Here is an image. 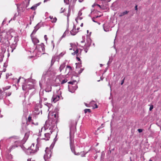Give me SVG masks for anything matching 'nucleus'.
Segmentation results:
<instances>
[{
    "mask_svg": "<svg viewBox=\"0 0 161 161\" xmlns=\"http://www.w3.org/2000/svg\"><path fill=\"white\" fill-rule=\"evenodd\" d=\"M54 117L55 118H57V116H58V115L57 114H54Z\"/></svg>",
    "mask_w": 161,
    "mask_h": 161,
    "instance_id": "51",
    "label": "nucleus"
},
{
    "mask_svg": "<svg viewBox=\"0 0 161 161\" xmlns=\"http://www.w3.org/2000/svg\"><path fill=\"white\" fill-rule=\"evenodd\" d=\"M72 54L73 55H75V54L76 55V53H75V52H74L73 53H72Z\"/></svg>",
    "mask_w": 161,
    "mask_h": 161,
    "instance_id": "60",
    "label": "nucleus"
},
{
    "mask_svg": "<svg viewBox=\"0 0 161 161\" xmlns=\"http://www.w3.org/2000/svg\"><path fill=\"white\" fill-rule=\"evenodd\" d=\"M76 65V68L77 69V68H80L81 66V62L79 63H76L75 64Z\"/></svg>",
    "mask_w": 161,
    "mask_h": 161,
    "instance_id": "23",
    "label": "nucleus"
},
{
    "mask_svg": "<svg viewBox=\"0 0 161 161\" xmlns=\"http://www.w3.org/2000/svg\"><path fill=\"white\" fill-rule=\"evenodd\" d=\"M31 117L29 116L28 118V121L29 122H31Z\"/></svg>",
    "mask_w": 161,
    "mask_h": 161,
    "instance_id": "35",
    "label": "nucleus"
},
{
    "mask_svg": "<svg viewBox=\"0 0 161 161\" xmlns=\"http://www.w3.org/2000/svg\"><path fill=\"white\" fill-rule=\"evenodd\" d=\"M82 13L80 11H79V13H78V16H81L82 15Z\"/></svg>",
    "mask_w": 161,
    "mask_h": 161,
    "instance_id": "47",
    "label": "nucleus"
},
{
    "mask_svg": "<svg viewBox=\"0 0 161 161\" xmlns=\"http://www.w3.org/2000/svg\"><path fill=\"white\" fill-rule=\"evenodd\" d=\"M52 43L53 44V48H54V44L53 42V41H52Z\"/></svg>",
    "mask_w": 161,
    "mask_h": 161,
    "instance_id": "61",
    "label": "nucleus"
},
{
    "mask_svg": "<svg viewBox=\"0 0 161 161\" xmlns=\"http://www.w3.org/2000/svg\"><path fill=\"white\" fill-rule=\"evenodd\" d=\"M129 12V11H125L124 12H123L122 13H120V14H119V17H122L125 14H128Z\"/></svg>",
    "mask_w": 161,
    "mask_h": 161,
    "instance_id": "13",
    "label": "nucleus"
},
{
    "mask_svg": "<svg viewBox=\"0 0 161 161\" xmlns=\"http://www.w3.org/2000/svg\"><path fill=\"white\" fill-rule=\"evenodd\" d=\"M53 20H52V22H56L57 20V19L56 17H54V18H53Z\"/></svg>",
    "mask_w": 161,
    "mask_h": 161,
    "instance_id": "33",
    "label": "nucleus"
},
{
    "mask_svg": "<svg viewBox=\"0 0 161 161\" xmlns=\"http://www.w3.org/2000/svg\"><path fill=\"white\" fill-rule=\"evenodd\" d=\"M84 113L85 114L87 113H90L91 112V110L89 109H86L84 110Z\"/></svg>",
    "mask_w": 161,
    "mask_h": 161,
    "instance_id": "24",
    "label": "nucleus"
},
{
    "mask_svg": "<svg viewBox=\"0 0 161 161\" xmlns=\"http://www.w3.org/2000/svg\"><path fill=\"white\" fill-rule=\"evenodd\" d=\"M39 85L41 88H42V84L40 82H39Z\"/></svg>",
    "mask_w": 161,
    "mask_h": 161,
    "instance_id": "59",
    "label": "nucleus"
},
{
    "mask_svg": "<svg viewBox=\"0 0 161 161\" xmlns=\"http://www.w3.org/2000/svg\"><path fill=\"white\" fill-rule=\"evenodd\" d=\"M29 135V133L28 132L26 133H25V136L24 138V140H25V141H26V140H27L28 138Z\"/></svg>",
    "mask_w": 161,
    "mask_h": 161,
    "instance_id": "17",
    "label": "nucleus"
},
{
    "mask_svg": "<svg viewBox=\"0 0 161 161\" xmlns=\"http://www.w3.org/2000/svg\"><path fill=\"white\" fill-rule=\"evenodd\" d=\"M27 161H34V160L31 161V158H28V159H27Z\"/></svg>",
    "mask_w": 161,
    "mask_h": 161,
    "instance_id": "57",
    "label": "nucleus"
},
{
    "mask_svg": "<svg viewBox=\"0 0 161 161\" xmlns=\"http://www.w3.org/2000/svg\"><path fill=\"white\" fill-rule=\"evenodd\" d=\"M103 28H104V31H108V30L107 29H105V28L104 27Z\"/></svg>",
    "mask_w": 161,
    "mask_h": 161,
    "instance_id": "56",
    "label": "nucleus"
},
{
    "mask_svg": "<svg viewBox=\"0 0 161 161\" xmlns=\"http://www.w3.org/2000/svg\"><path fill=\"white\" fill-rule=\"evenodd\" d=\"M58 57V56L55 55L53 57L51 61H53V62H55Z\"/></svg>",
    "mask_w": 161,
    "mask_h": 161,
    "instance_id": "21",
    "label": "nucleus"
},
{
    "mask_svg": "<svg viewBox=\"0 0 161 161\" xmlns=\"http://www.w3.org/2000/svg\"><path fill=\"white\" fill-rule=\"evenodd\" d=\"M50 0H44V3H45V2H47V1H49Z\"/></svg>",
    "mask_w": 161,
    "mask_h": 161,
    "instance_id": "63",
    "label": "nucleus"
},
{
    "mask_svg": "<svg viewBox=\"0 0 161 161\" xmlns=\"http://www.w3.org/2000/svg\"><path fill=\"white\" fill-rule=\"evenodd\" d=\"M68 33V31L66 30L65 32L64 33V34L62 35V36L60 37L59 40L61 41V39L64 37H65L67 33Z\"/></svg>",
    "mask_w": 161,
    "mask_h": 161,
    "instance_id": "18",
    "label": "nucleus"
},
{
    "mask_svg": "<svg viewBox=\"0 0 161 161\" xmlns=\"http://www.w3.org/2000/svg\"><path fill=\"white\" fill-rule=\"evenodd\" d=\"M69 0H64V2L66 4H69Z\"/></svg>",
    "mask_w": 161,
    "mask_h": 161,
    "instance_id": "34",
    "label": "nucleus"
},
{
    "mask_svg": "<svg viewBox=\"0 0 161 161\" xmlns=\"http://www.w3.org/2000/svg\"><path fill=\"white\" fill-rule=\"evenodd\" d=\"M88 50V49H87V48L85 49V51L86 53L87 52V51Z\"/></svg>",
    "mask_w": 161,
    "mask_h": 161,
    "instance_id": "55",
    "label": "nucleus"
},
{
    "mask_svg": "<svg viewBox=\"0 0 161 161\" xmlns=\"http://www.w3.org/2000/svg\"><path fill=\"white\" fill-rule=\"evenodd\" d=\"M38 30L36 28L34 27V29L33 30V31H32V33L31 34L30 36L31 37H32L33 36V35H34L36 33V31Z\"/></svg>",
    "mask_w": 161,
    "mask_h": 161,
    "instance_id": "20",
    "label": "nucleus"
},
{
    "mask_svg": "<svg viewBox=\"0 0 161 161\" xmlns=\"http://www.w3.org/2000/svg\"><path fill=\"white\" fill-rule=\"evenodd\" d=\"M31 9L32 10H35L36 9V6H35V5L31 7Z\"/></svg>",
    "mask_w": 161,
    "mask_h": 161,
    "instance_id": "29",
    "label": "nucleus"
},
{
    "mask_svg": "<svg viewBox=\"0 0 161 161\" xmlns=\"http://www.w3.org/2000/svg\"><path fill=\"white\" fill-rule=\"evenodd\" d=\"M52 87L51 86H50L49 87H47L46 88L45 90L46 92H49L51 91Z\"/></svg>",
    "mask_w": 161,
    "mask_h": 161,
    "instance_id": "25",
    "label": "nucleus"
},
{
    "mask_svg": "<svg viewBox=\"0 0 161 161\" xmlns=\"http://www.w3.org/2000/svg\"><path fill=\"white\" fill-rule=\"evenodd\" d=\"M44 38L45 40L46 41V42H47V36L46 35H44Z\"/></svg>",
    "mask_w": 161,
    "mask_h": 161,
    "instance_id": "42",
    "label": "nucleus"
},
{
    "mask_svg": "<svg viewBox=\"0 0 161 161\" xmlns=\"http://www.w3.org/2000/svg\"><path fill=\"white\" fill-rule=\"evenodd\" d=\"M84 70L83 69H80V70L79 71H78V73L79 74H80ZM77 71H78V70H76Z\"/></svg>",
    "mask_w": 161,
    "mask_h": 161,
    "instance_id": "31",
    "label": "nucleus"
},
{
    "mask_svg": "<svg viewBox=\"0 0 161 161\" xmlns=\"http://www.w3.org/2000/svg\"><path fill=\"white\" fill-rule=\"evenodd\" d=\"M59 91H57L56 92V94H54L52 97V99L54 102H56L58 101L60 98V95H61L60 93H59Z\"/></svg>",
    "mask_w": 161,
    "mask_h": 161,
    "instance_id": "6",
    "label": "nucleus"
},
{
    "mask_svg": "<svg viewBox=\"0 0 161 161\" xmlns=\"http://www.w3.org/2000/svg\"><path fill=\"white\" fill-rule=\"evenodd\" d=\"M79 49H77L75 51L76 53V56H80L79 54Z\"/></svg>",
    "mask_w": 161,
    "mask_h": 161,
    "instance_id": "27",
    "label": "nucleus"
},
{
    "mask_svg": "<svg viewBox=\"0 0 161 161\" xmlns=\"http://www.w3.org/2000/svg\"><path fill=\"white\" fill-rule=\"evenodd\" d=\"M3 58L1 57L0 58V62H2L3 61Z\"/></svg>",
    "mask_w": 161,
    "mask_h": 161,
    "instance_id": "62",
    "label": "nucleus"
},
{
    "mask_svg": "<svg viewBox=\"0 0 161 161\" xmlns=\"http://www.w3.org/2000/svg\"><path fill=\"white\" fill-rule=\"evenodd\" d=\"M43 25V24L41 22H39L35 27L37 30H38Z\"/></svg>",
    "mask_w": 161,
    "mask_h": 161,
    "instance_id": "11",
    "label": "nucleus"
},
{
    "mask_svg": "<svg viewBox=\"0 0 161 161\" xmlns=\"http://www.w3.org/2000/svg\"><path fill=\"white\" fill-rule=\"evenodd\" d=\"M82 50V49H79V54H80V56L81 55V52Z\"/></svg>",
    "mask_w": 161,
    "mask_h": 161,
    "instance_id": "41",
    "label": "nucleus"
},
{
    "mask_svg": "<svg viewBox=\"0 0 161 161\" xmlns=\"http://www.w3.org/2000/svg\"><path fill=\"white\" fill-rule=\"evenodd\" d=\"M32 41L34 43V44L35 45L37 43L39 42V40L36 37H33V36H32V37H31Z\"/></svg>",
    "mask_w": 161,
    "mask_h": 161,
    "instance_id": "9",
    "label": "nucleus"
},
{
    "mask_svg": "<svg viewBox=\"0 0 161 161\" xmlns=\"http://www.w3.org/2000/svg\"><path fill=\"white\" fill-rule=\"evenodd\" d=\"M10 86H7L6 87H5L4 88H3V89L4 91L8 90L10 88Z\"/></svg>",
    "mask_w": 161,
    "mask_h": 161,
    "instance_id": "28",
    "label": "nucleus"
},
{
    "mask_svg": "<svg viewBox=\"0 0 161 161\" xmlns=\"http://www.w3.org/2000/svg\"><path fill=\"white\" fill-rule=\"evenodd\" d=\"M112 62V61H110V59H109L108 61V62L107 63V64L108 65L109 64H110L111 62Z\"/></svg>",
    "mask_w": 161,
    "mask_h": 161,
    "instance_id": "48",
    "label": "nucleus"
},
{
    "mask_svg": "<svg viewBox=\"0 0 161 161\" xmlns=\"http://www.w3.org/2000/svg\"><path fill=\"white\" fill-rule=\"evenodd\" d=\"M96 3H94L93 5H92V6L93 7H94L95 6H96Z\"/></svg>",
    "mask_w": 161,
    "mask_h": 161,
    "instance_id": "58",
    "label": "nucleus"
},
{
    "mask_svg": "<svg viewBox=\"0 0 161 161\" xmlns=\"http://www.w3.org/2000/svg\"><path fill=\"white\" fill-rule=\"evenodd\" d=\"M65 63H63L59 67V70L60 71H61L65 67Z\"/></svg>",
    "mask_w": 161,
    "mask_h": 161,
    "instance_id": "16",
    "label": "nucleus"
},
{
    "mask_svg": "<svg viewBox=\"0 0 161 161\" xmlns=\"http://www.w3.org/2000/svg\"><path fill=\"white\" fill-rule=\"evenodd\" d=\"M35 144L32 143L31 146L26 149L25 151L26 153L29 155L31 153H34L37 152L39 150L40 145L38 143L36 144V147H34Z\"/></svg>",
    "mask_w": 161,
    "mask_h": 161,
    "instance_id": "2",
    "label": "nucleus"
},
{
    "mask_svg": "<svg viewBox=\"0 0 161 161\" xmlns=\"http://www.w3.org/2000/svg\"><path fill=\"white\" fill-rule=\"evenodd\" d=\"M79 56H76V59L79 61H80V62H81V60L80 59V58H79V57H78Z\"/></svg>",
    "mask_w": 161,
    "mask_h": 161,
    "instance_id": "43",
    "label": "nucleus"
},
{
    "mask_svg": "<svg viewBox=\"0 0 161 161\" xmlns=\"http://www.w3.org/2000/svg\"><path fill=\"white\" fill-rule=\"evenodd\" d=\"M50 134L49 133H47L45 134V136L46 138H44V139L46 141H48L49 140L50 138Z\"/></svg>",
    "mask_w": 161,
    "mask_h": 161,
    "instance_id": "12",
    "label": "nucleus"
},
{
    "mask_svg": "<svg viewBox=\"0 0 161 161\" xmlns=\"http://www.w3.org/2000/svg\"><path fill=\"white\" fill-rule=\"evenodd\" d=\"M85 42V40H84V39H83V40H82L81 42V43H83V42Z\"/></svg>",
    "mask_w": 161,
    "mask_h": 161,
    "instance_id": "64",
    "label": "nucleus"
},
{
    "mask_svg": "<svg viewBox=\"0 0 161 161\" xmlns=\"http://www.w3.org/2000/svg\"><path fill=\"white\" fill-rule=\"evenodd\" d=\"M10 75H12V74L11 73H10V74H9V73H7L6 74V79H8V77Z\"/></svg>",
    "mask_w": 161,
    "mask_h": 161,
    "instance_id": "32",
    "label": "nucleus"
},
{
    "mask_svg": "<svg viewBox=\"0 0 161 161\" xmlns=\"http://www.w3.org/2000/svg\"><path fill=\"white\" fill-rule=\"evenodd\" d=\"M41 3H38L36 4L35 5V6H36V7L37 8V6H39Z\"/></svg>",
    "mask_w": 161,
    "mask_h": 161,
    "instance_id": "45",
    "label": "nucleus"
},
{
    "mask_svg": "<svg viewBox=\"0 0 161 161\" xmlns=\"http://www.w3.org/2000/svg\"><path fill=\"white\" fill-rule=\"evenodd\" d=\"M47 106L48 107V111L49 110V109L51 107L52 105L50 103H47Z\"/></svg>",
    "mask_w": 161,
    "mask_h": 161,
    "instance_id": "30",
    "label": "nucleus"
},
{
    "mask_svg": "<svg viewBox=\"0 0 161 161\" xmlns=\"http://www.w3.org/2000/svg\"><path fill=\"white\" fill-rule=\"evenodd\" d=\"M4 93V92L2 91L1 89H0V99H1L3 98V95Z\"/></svg>",
    "mask_w": 161,
    "mask_h": 161,
    "instance_id": "19",
    "label": "nucleus"
},
{
    "mask_svg": "<svg viewBox=\"0 0 161 161\" xmlns=\"http://www.w3.org/2000/svg\"><path fill=\"white\" fill-rule=\"evenodd\" d=\"M75 127L74 126H71L70 127V132H69V139H70V146L72 152L74 153L77 155H81L82 157H85L86 154L90 151L89 150L87 152L85 153L84 151L81 152L80 153H76L75 151V148L74 147V134Z\"/></svg>",
    "mask_w": 161,
    "mask_h": 161,
    "instance_id": "1",
    "label": "nucleus"
},
{
    "mask_svg": "<svg viewBox=\"0 0 161 161\" xmlns=\"http://www.w3.org/2000/svg\"><path fill=\"white\" fill-rule=\"evenodd\" d=\"M69 7H70L69 6ZM70 12H71V9L70 8V7H69V9H68V13L67 15V17H69V16H70Z\"/></svg>",
    "mask_w": 161,
    "mask_h": 161,
    "instance_id": "26",
    "label": "nucleus"
},
{
    "mask_svg": "<svg viewBox=\"0 0 161 161\" xmlns=\"http://www.w3.org/2000/svg\"><path fill=\"white\" fill-rule=\"evenodd\" d=\"M135 9L136 10H137V5H136L135 6Z\"/></svg>",
    "mask_w": 161,
    "mask_h": 161,
    "instance_id": "53",
    "label": "nucleus"
},
{
    "mask_svg": "<svg viewBox=\"0 0 161 161\" xmlns=\"http://www.w3.org/2000/svg\"><path fill=\"white\" fill-rule=\"evenodd\" d=\"M17 42H16L14 41V43H13L10 46V47L12 48V52L15 49L17 46Z\"/></svg>",
    "mask_w": 161,
    "mask_h": 161,
    "instance_id": "10",
    "label": "nucleus"
},
{
    "mask_svg": "<svg viewBox=\"0 0 161 161\" xmlns=\"http://www.w3.org/2000/svg\"><path fill=\"white\" fill-rule=\"evenodd\" d=\"M56 128V127H55V125H54L52 126H51L49 130H50V132L51 133L50 134H52V132L53 131V130H55Z\"/></svg>",
    "mask_w": 161,
    "mask_h": 161,
    "instance_id": "15",
    "label": "nucleus"
},
{
    "mask_svg": "<svg viewBox=\"0 0 161 161\" xmlns=\"http://www.w3.org/2000/svg\"><path fill=\"white\" fill-rule=\"evenodd\" d=\"M66 68H69L70 70H71L72 69V67L70 66H69V65L67 66Z\"/></svg>",
    "mask_w": 161,
    "mask_h": 161,
    "instance_id": "39",
    "label": "nucleus"
},
{
    "mask_svg": "<svg viewBox=\"0 0 161 161\" xmlns=\"http://www.w3.org/2000/svg\"><path fill=\"white\" fill-rule=\"evenodd\" d=\"M0 42L2 43V47L5 48L9 45V42L7 38H4L1 34H0Z\"/></svg>",
    "mask_w": 161,
    "mask_h": 161,
    "instance_id": "4",
    "label": "nucleus"
},
{
    "mask_svg": "<svg viewBox=\"0 0 161 161\" xmlns=\"http://www.w3.org/2000/svg\"><path fill=\"white\" fill-rule=\"evenodd\" d=\"M68 84H71V85H69L68 86L69 90V91L71 93H74L75 90L77 88L78 86L76 85L77 83L76 80H73L69 82Z\"/></svg>",
    "mask_w": 161,
    "mask_h": 161,
    "instance_id": "3",
    "label": "nucleus"
},
{
    "mask_svg": "<svg viewBox=\"0 0 161 161\" xmlns=\"http://www.w3.org/2000/svg\"><path fill=\"white\" fill-rule=\"evenodd\" d=\"M44 46V44L42 43L41 45H39L36 46V49L38 50L40 53H42V54H44V53L45 51Z\"/></svg>",
    "mask_w": 161,
    "mask_h": 161,
    "instance_id": "5",
    "label": "nucleus"
},
{
    "mask_svg": "<svg viewBox=\"0 0 161 161\" xmlns=\"http://www.w3.org/2000/svg\"><path fill=\"white\" fill-rule=\"evenodd\" d=\"M7 158L9 160L13 158V156L11 154H8L7 156Z\"/></svg>",
    "mask_w": 161,
    "mask_h": 161,
    "instance_id": "22",
    "label": "nucleus"
},
{
    "mask_svg": "<svg viewBox=\"0 0 161 161\" xmlns=\"http://www.w3.org/2000/svg\"><path fill=\"white\" fill-rule=\"evenodd\" d=\"M7 66V64L6 63H4L3 65V67H6Z\"/></svg>",
    "mask_w": 161,
    "mask_h": 161,
    "instance_id": "46",
    "label": "nucleus"
},
{
    "mask_svg": "<svg viewBox=\"0 0 161 161\" xmlns=\"http://www.w3.org/2000/svg\"><path fill=\"white\" fill-rule=\"evenodd\" d=\"M74 29H75V25H74L73 29H72V30H71L70 31V33L72 35H75L77 33V32L76 31H74Z\"/></svg>",
    "mask_w": 161,
    "mask_h": 161,
    "instance_id": "14",
    "label": "nucleus"
},
{
    "mask_svg": "<svg viewBox=\"0 0 161 161\" xmlns=\"http://www.w3.org/2000/svg\"><path fill=\"white\" fill-rule=\"evenodd\" d=\"M67 81V80L66 79H65L64 80H62L61 82H60V80L59 78H57L55 79V81L56 83L58 84H59L60 82H61V84H63L64 83H66Z\"/></svg>",
    "mask_w": 161,
    "mask_h": 161,
    "instance_id": "8",
    "label": "nucleus"
},
{
    "mask_svg": "<svg viewBox=\"0 0 161 161\" xmlns=\"http://www.w3.org/2000/svg\"><path fill=\"white\" fill-rule=\"evenodd\" d=\"M96 19V18L95 17H93L92 19V20L93 22H97V21L95 20V19Z\"/></svg>",
    "mask_w": 161,
    "mask_h": 161,
    "instance_id": "38",
    "label": "nucleus"
},
{
    "mask_svg": "<svg viewBox=\"0 0 161 161\" xmlns=\"http://www.w3.org/2000/svg\"><path fill=\"white\" fill-rule=\"evenodd\" d=\"M125 77L123 78V79L121 80V85H122L123 84V83H124V80H125Z\"/></svg>",
    "mask_w": 161,
    "mask_h": 161,
    "instance_id": "36",
    "label": "nucleus"
},
{
    "mask_svg": "<svg viewBox=\"0 0 161 161\" xmlns=\"http://www.w3.org/2000/svg\"><path fill=\"white\" fill-rule=\"evenodd\" d=\"M46 154L44 155V158L45 160H46L50 158L51 157V151H49V149L48 148H46V149L45 150Z\"/></svg>",
    "mask_w": 161,
    "mask_h": 161,
    "instance_id": "7",
    "label": "nucleus"
},
{
    "mask_svg": "<svg viewBox=\"0 0 161 161\" xmlns=\"http://www.w3.org/2000/svg\"><path fill=\"white\" fill-rule=\"evenodd\" d=\"M54 63V62H53V61H51V66H52L53 65Z\"/></svg>",
    "mask_w": 161,
    "mask_h": 161,
    "instance_id": "52",
    "label": "nucleus"
},
{
    "mask_svg": "<svg viewBox=\"0 0 161 161\" xmlns=\"http://www.w3.org/2000/svg\"><path fill=\"white\" fill-rule=\"evenodd\" d=\"M64 54V53H61L59 55V56L60 57H62Z\"/></svg>",
    "mask_w": 161,
    "mask_h": 161,
    "instance_id": "44",
    "label": "nucleus"
},
{
    "mask_svg": "<svg viewBox=\"0 0 161 161\" xmlns=\"http://www.w3.org/2000/svg\"><path fill=\"white\" fill-rule=\"evenodd\" d=\"M97 6H98V7H99L100 8H102V5H100L99 4H96Z\"/></svg>",
    "mask_w": 161,
    "mask_h": 161,
    "instance_id": "50",
    "label": "nucleus"
},
{
    "mask_svg": "<svg viewBox=\"0 0 161 161\" xmlns=\"http://www.w3.org/2000/svg\"><path fill=\"white\" fill-rule=\"evenodd\" d=\"M153 108V105H151L150 106V107L149 108V110L150 111H151L152 110V109Z\"/></svg>",
    "mask_w": 161,
    "mask_h": 161,
    "instance_id": "37",
    "label": "nucleus"
},
{
    "mask_svg": "<svg viewBox=\"0 0 161 161\" xmlns=\"http://www.w3.org/2000/svg\"><path fill=\"white\" fill-rule=\"evenodd\" d=\"M21 78V77H19V79H18V80H17V83H19V81H20V80Z\"/></svg>",
    "mask_w": 161,
    "mask_h": 161,
    "instance_id": "54",
    "label": "nucleus"
},
{
    "mask_svg": "<svg viewBox=\"0 0 161 161\" xmlns=\"http://www.w3.org/2000/svg\"><path fill=\"white\" fill-rule=\"evenodd\" d=\"M102 15H103V14L102 15H97V16H96L95 17L96 18V19L97 18L101 17Z\"/></svg>",
    "mask_w": 161,
    "mask_h": 161,
    "instance_id": "49",
    "label": "nucleus"
},
{
    "mask_svg": "<svg viewBox=\"0 0 161 161\" xmlns=\"http://www.w3.org/2000/svg\"><path fill=\"white\" fill-rule=\"evenodd\" d=\"M142 130H143L142 129H138L137 130V131H138V132L139 133L142 132Z\"/></svg>",
    "mask_w": 161,
    "mask_h": 161,
    "instance_id": "40",
    "label": "nucleus"
}]
</instances>
